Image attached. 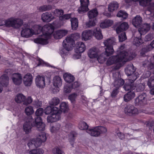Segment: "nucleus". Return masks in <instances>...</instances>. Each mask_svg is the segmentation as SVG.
Masks as SVG:
<instances>
[{"label": "nucleus", "instance_id": "obj_1", "mask_svg": "<svg viewBox=\"0 0 154 154\" xmlns=\"http://www.w3.org/2000/svg\"><path fill=\"white\" fill-rule=\"evenodd\" d=\"M38 29L37 31H34L32 29L29 28L27 24H24L22 28L21 35L23 37L28 38L33 34H38L41 32L42 33V35L34 40V42L37 44L46 45L48 43V39L50 38L51 34L54 31V27L51 24L45 25L42 27L38 25L35 26Z\"/></svg>", "mask_w": 154, "mask_h": 154}, {"label": "nucleus", "instance_id": "obj_2", "mask_svg": "<svg viewBox=\"0 0 154 154\" xmlns=\"http://www.w3.org/2000/svg\"><path fill=\"white\" fill-rule=\"evenodd\" d=\"M127 53L125 54L123 51L121 52L119 54L116 56H113L110 57L107 60V65H110L114 63H118V67H116V69H119L121 66L123 62H127L130 60L133 57L128 55Z\"/></svg>", "mask_w": 154, "mask_h": 154}, {"label": "nucleus", "instance_id": "obj_3", "mask_svg": "<svg viewBox=\"0 0 154 154\" xmlns=\"http://www.w3.org/2000/svg\"><path fill=\"white\" fill-rule=\"evenodd\" d=\"M80 37V34L78 33L72 34L70 36L67 37L63 41V48L60 50V53L64 54L67 51L71 50L73 42L79 39Z\"/></svg>", "mask_w": 154, "mask_h": 154}, {"label": "nucleus", "instance_id": "obj_4", "mask_svg": "<svg viewBox=\"0 0 154 154\" xmlns=\"http://www.w3.org/2000/svg\"><path fill=\"white\" fill-rule=\"evenodd\" d=\"M43 113V109L39 108L35 112L36 116L35 120L33 122V125L36 127L37 130L39 131H43L45 129V125L42 122V119L40 116Z\"/></svg>", "mask_w": 154, "mask_h": 154}, {"label": "nucleus", "instance_id": "obj_5", "mask_svg": "<svg viewBox=\"0 0 154 154\" xmlns=\"http://www.w3.org/2000/svg\"><path fill=\"white\" fill-rule=\"evenodd\" d=\"M136 68L132 63L128 65L125 69V72L128 76H130L128 80L131 83L133 82L139 77L138 72H136Z\"/></svg>", "mask_w": 154, "mask_h": 154}, {"label": "nucleus", "instance_id": "obj_6", "mask_svg": "<svg viewBox=\"0 0 154 154\" xmlns=\"http://www.w3.org/2000/svg\"><path fill=\"white\" fill-rule=\"evenodd\" d=\"M6 26L15 29L20 28L23 24V20L19 18L11 17L6 20Z\"/></svg>", "mask_w": 154, "mask_h": 154}, {"label": "nucleus", "instance_id": "obj_7", "mask_svg": "<svg viewBox=\"0 0 154 154\" xmlns=\"http://www.w3.org/2000/svg\"><path fill=\"white\" fill-rule=\"evenodd\" d=\"M116 39L114 38H111L105 40L103 43L106 47L105 48L107 56H110L113 54L114 51L112 46L116 44Z\"/></svg>", "mask_w": 154, "mask_h": 154}, {"label": "nucleus", "instance_id": "obj_8", "mask_svg": "<svg viewBox=\"0 0 154 154\" xmlns=\"http://www.w3.org/2000/svg\"><path fill=\"white\" fill-rule=\"evenodd\" d=\"M14 100L16 103H23V104L26 106L31 104L33 101L31 96L26 98L25 96L21 93L17 94L15 96Z\"/></svg>", "mask_w": 154, "mask_h": 154}, {"label": "nucleus", "instance_id": "obj_9", "mask_svg": "<svg viewBox=\"0 0 154 154\" xmlns=\"http://www.w3.org/2000/svg\"><path fill=\"white\" fill-rule=\"evenodd\" d=\"M135 106L143 108L147 104V95L146 93H143L139 95L134 100Z\"/></svg>", "mask_w": 154, "mask_h": 154}, {"label": "nucleus", "instance_id": "obj_10", "mask_svg": "<svg viewBox=\"0 0 154 154\" xmlns=\"http://www.w3.org/2000/svg\"><path fill=\"white\" fill-rule=\"evenodd\" d=\"M61 112L59 108L56 107H53V112L50 115L48 116L47 121L48 122H56L60 118Z\"/></svg>", "mask_w": 154, "mask_h": 154}, {"label": "nucleus", "instance_id": "obj_11", "mask_svg": "<svg viewBox=\"0 0 154 154\" xmlns=\"http://www.w3.org/2000/svg\"><path fill=\"white\" fill-rule=\"evenodd\" d=\"M124 110L126 114L131 116L138 115L140 111L138 110L137 108L131 104L127 105Z\"/></svg>", "mask_w": 154, "mask_h": 154}, {"label": "nucleus", "instance_id": "obj_12", "mask_svg": "<svg viewBox=\"0 0 154 154\" xmlns=\"http://www.w3.org/2000/svg\"><path fill=\"white\" fill-rule=\"evenodd\" d=\"M139 27L140 28L138 29V31L136 32V33L140 35L145 34L149 30L150 28L149 25L146 23L144 24Z\"/></svg>", "mask_w": 154, "mask_h": 154}, {"label": "nucleus", "instance_id": "obj_13", "mask_svg": "<svg viewBox=\"0 0 154 154\" xmlns=\"http://www.w3.org/2000/svg\"><path fill=\"white\" fill-rule=\"evenodd\" d=\"M36 86L39 88H42L45 86V78L44 76L38 75L35 79Z\"/></svg>", "mask_w": 154, "mask_h": 154}, {"label": "nucleus", "instance_id": "obj_14", "mask_svg": "<svg viewBox=\"0 0 154 154\" xmlns=\"http://www.w3.org/2000/svg\"><path fill=\"white\" fill-rule=\"evenodd\" d=\"M143 65L144 67H146L151 69L154 67V56L151 57H148L147 60H146L143 63Z\"/></svg>", "mask_w": 154, "mask_h": 154}, {"label": "nucleus", "instance_id": "obj_15", "mask_svg": "<svg viewBox=\"0 0 154 154\" xmlns=\"http://www.w3.org/2000/svg\"><path fill=\"white\" fill-rule=\"evenodd\" d=\"M11 78L13 82L16 85H19L22 83V77L20 73H15L13 74Z\"/></svg>", "mask_w": 154, "mask_h": 154}, {"label": "nucleus", "instance_id": "obj_16", "mask_svg": "<svg viewBox=\"0 0 154 154\" xmlns=\"http://www.w3.org/2000/svg\"><path fill=\"white\" fill-rule=\"evenodd\" d=\"M68 31L66 30H57L54 32L53 35L54 38L56 39L61 38L66 35L68 33Z\"/></svg>", "mask_w": 154, "mask_h": 154}, {"label": "nucleus", "instance_id": "obj_17", "mask_svg": "<svg viewBox=\"0 0 154 154\" xmlns=\"http://www.w3.org/2000/svg\"><path fill=\"white\" fill-rule=\"evenodd\" d=\"M86 49V47L84 43L78 42L76 43L75 52L78 54L84 52Z\"/></svg>", "mask_w": 154, "mask_h": 154}, {"label": "nucleus", "instance_id": "obj_18", "mask_svg": "<svg viewBox=\"0 0 154 154\" xmlns=\"http://www.w3.org/2000/svg\"><path fill=\"white\" fill-rule=\"evenodd\" d=\"M32 75L28 73L24 75L23 78V82L26 86H30L32 83Z\"/></svg>", "mask_w": 154, "mask_h": 154}, {"label": "nucleus", "instance_id": "obj_19", "mask_svg": "<svg viewBox=\"0 0 154 154\" xmlns=\"http://www.w3.org/2000/svg\"><path fill=\"white\" fill-rule=\"evenodd\" d=\"M98 49L95 48H91L88 52V56L91 59L97 58L98 56Z\"/></svg>", "mask_w": 154, "mask_h": 154}, {"label": "nucleus", "instance_id": "obj_20", "mask_svg": "<svg viewBox=\"0 0 154 154\" xmlns=\"http://www.w3.org/2000/svg\"><path fill=\"white\" fill-rule=\"evenodd\" d=\"M52 14L48 12L43 13L42 15V19L43 22H49L54 19Z\"/></svg>", "mask_w": 154, "mask_h": 154}, {"label": "nucleus", "instance_id": "obj_21", "mask_svg": "<svg viewBox=\"0 0 154 154\" xmlns=\"http://www.w3.org/2000/svg\"><path fill=\"white\" fill-rule=\"evenodd\" d=\"M33 123L32 124L30 121H26L25 122L23 125V129L26 134L29 133L31 131L32 126H35L33 125ZM36 128V127H35Z\"/></svg>", "mask_w": 154, "mask_h": 154}, {"label": "nucleus", "instance_id": "obj_22", "mask_svg": "<svg viewBox=\"0 0 154 154\" xmlns=\"http://www.w3.org/2000/svg\"><path fill=\"white\" fill-rule=\"evenodd\" d=\"M142 22V17L139 15H137L132 20L133 25L136 28L140 26Z\"/></svg>", "mask_w": 154, "mask_h": 154}, {"label": "nucleus", "instance_id": "obj_23", "mask_svg": "<svg viewBox=\"0 0 154 154\" xmlns=\"http://www.w3.org/2000/svg\"><path fill=\"white\" fill-rule=\"evenodd\" d=\"M86 132L92 136L98 137L100 136L97 127L92 128H89L86 130Z\"/></svg>", "mask_w": 154, "mask_h": 154}, {"label": "nucleus", "instance_id": "obj_24", "mask_svg": "<svg viewBox=\"0 0 154 154\" xmlns=\"http://www.w3.org/2000/svg\"><path fill=\"white\" fill-rule=\"evenodd\" d=\"M128 28L127 23L123 22L119 26L116 28V31L117 33H119L127 30Z\"/></svg>", "mask_w": 154, "mask_h": 154}, {"label": "nucleus", "instance_id": "obj_25", "mask_svg": "<svg viewBox=\"0 0 154 154\" xmlns=\"http://www.w3.org/2000/svg\"><path fill=\"white\" fill-rule=\"evenodd\" d=\"M53 83L54 86L56 87H60L62 85V80L59 76H54L53 79Z\"/></svg>", "mask_w": 154, "mask_h": 154}, {"label": "nucleus", "instance_id": "obj_26", "mask_svg": "<svg viewBox=\"0 0 154 154\" xmlns=\"http://www.w3.org/2000/svg\"><path fill=\"white\" fill-rule=\"evenodd\" d=\"M92 35V32L90 30H86L84 31L82 34V38L85 41L91 39Z\"/></svg>", "mask_w": 154, "mask_h": 154}, {"label": "nucleus", "instance_id": "obj_27", "mask_svg": "<svg viewBox=\"0 0 154 154\" xmlns=\"http://www.w3.org/2000/svg\"><path fill=\"white\" fill-rule=\"evenodd\" d=\"M119 7V4L117 2H113L108 5V10L110 12H112L116 10Z\"/></svg>", "mask_w": 154, "mask_h": 154}, {"label": "nucleus", "instance_id": "obj_28", "mask_svg": "<svg viewBox=\"0 0 154 154\" xmlns=\"http://www.w3.org/2000/svg\"><path fill=\"white\" fill-rule=\"evenodd\" d=\"M135 96V94L133 91H130L124 96V100L127 102L133 99Z\"/></svg>", "mask_w": 154, "mask_h": 154}, {"label": "nucleus", "instance_id": "obj_29", "mask_svg": "<svg viewBox=\"0 0 154 154\" xmlns=\"http://www.w3.org/2000/svg\"><path fill=\"white\" fill-rule=\"evenodd\" d=\"M93 32L94 35L97 39L100 40L103 38V36L100 28L97 27L94 29Z\"/></svg>", "mask_w": 154, "mask_h": 154}, {"label": "nucleus", "instance_id": "obj_30", "mask_svg": "<svg viewBox=\"0 0 154 154\" xmlns=\"http://www.w3.org/2000/svg\"><path fill=\"white\" fill-rule=\"evenodd\" d=\"M113 23L112 20L109 19L106 20L103 22L101 23L100 26L102 28H104L111 26Z\"/></svg>", "mask_w": 154, "mask_h": 154}, {"label": "nucleus", "instance_id": "obj_31", "mask_svg": "<svg viewBox=\"0 0 154 154\" xmlns=\"http://www.w3.org/2000/svg\"><path fill=\"white\" fill-rule=\"evenodd\" d=\"M0 80L3 85L6 86L8 84L9 79L7 75L4 74L2 75L0 77Z\"/></svg>", "mask_w": 154, "mask_h": 154}, {"label": "nucleus", "instance_id": "obj_32", "mask_svg": "<svg viewBox=\"0 0 154 154\" xmlns=\"http://www.w3.org/2000/svg\"><path fill=\"white\" fill-rule=\"evenodd\" d=\"M63 76L65 81L68 83H70L72 82L75 79L73 76L71 74L68 73L64 74Z\"/></svg>", "mask_w": 154, "mask_h": 154}, {"label": "nucleus", "instance_id": "obj_33", "mask_svg": "<svg viewBox=\"0 0 154 154\" xmlns=\"http://www.w3.org/2000/svg\"><path fill=\"white\" fill-rule=\"evenodd\" d=\"M88 16L90 19L96 17L98 14V12L96 9H94L89 11L88 13Z\"/></svg>", "mask_w": 154, "mask_h": 154}, {"label": "nucleus", "instance_id": "obj_34", "mask_svg": "<svg viewBox=\"0 0 154 154\" xmlns=\"http://www.w3.org/2000/svg\"><path fill=\"white\" fill-rule=\"evenodd\" d=\"M71 26L73 29H75L78 26V22L77 18L74 17L70 20Z\"/></svg>", "mask_w": 154, "mask_h": 154}, {"label": "nucleus", "instance_id": "obj_35", "mask_svg": "<svg viewBox=\"0 0 154 154\" xmlns=\"http://www.w3.org/2000/svg\"><path fill=\"white\" fill-rule=\"evenodd\" d=\"M107 56L106 53L105 51L104 53H102L97 58L98 62L100 63H103L106 60V57L109 56Z\"/></svg>", "mask_w": 154, "mask_h": 154}, {"label": "nucleus", "instance_id": "obj_36", "mask_svg": "<svg viewBox=\"0 0 154 154\" xmlns=\"http://www.w3.org/2000/svg\"><path fill=\"white\" fill-rule=\"evenodd\" d=\"M124 83V81L123 79L119 78L114 81V85L116 88H118L119 87L122 85Z\"/></svg>", "mask_w": 154, "mask_h": 154}, {"label": "nucleus", "instance_id": "obj_37", "mask_svg": "<svg viewBox=\"0 0 154 154\" xmlns=\"http://www.w3.org/2000/svg\"><path fill=\"white\" fill-rule=\"evenodd\" d=\"M60 109H61L60 110L61 112L62 111L65 112L68 111L69 107L68 104L65 102H62L60 105Z\"/></svg>", "mask_w": 154, "mask_h": 154}, {"label": "nucleus", "instance_id": "obj_38", "mask_svg": "<svg viewBox=\"0 0 154 154\" xmlns=\"http://www.w3.org/2000/svg\"><path fill=\"white\" fill-rule=\"evenodd\" d=\"M153 48L151 44L149 45L146 46L143 48L141 50L140 54L142 55H143L145 53H146L151 50Z\"/></svg>", "mask_w": 154, "mask_h": 154}, {"label": "nucleus", "instance_id": "obj_39", "mask_svg": "<svg viewBox=\"0 0 154 154\" xmlns=\"http://www.w3.org/2000/svg\"><path fill=\"white\" fill-rule=\"evenodd\" d=\"M60 102V99L57 97L53 98L49 102V104L51 106H57Z\"/></svg>", "mask_w": 154, "mask_h": 154}, {"label": "nucleus", "instance_id": "obj_40", "mask_svg": "<svg viewBox=\"0 0 154 154\" xmlns=\"http://www.w3.org/2000/svg\"><path fill=\"white\" fill-rule=\"evenodd\" d=\"M36 137L38 138V139L40 140L42 142H45L47 139L46 134L43 132L40 133Z\"/></svg>", "mask_w": 154, "mask_h": 154}, {"label": "nucleus", "instance_id": "obj_41", "mask_svg": "<svg viewBox=\"0 0 154 154\" xmlns=\"http://www.w3.org/2000/svg\"><path fill=\"white\" fill-rule=\"evenodd\" d=\"M89 10L88 6L85 5H81V6L78 9V12L79 13L82 14L86 12Z\"/></svg>", "mask_w": 154, "mask_h": 154}, {"label": "nucleus", "instance_id": "obj_42", "mask_svg": "<svg viewBox=\"0 0 154 154\" xmlns=\"http://www.w3.org/2000/svg\"><path fill=\"white\" fill-rule=\"evenodd\" d=\"M29 153V154H43L44 153V150L41 148L33 149L30 150Z\"/></svg>", "mask_w": 154, "mask_h": 154}, {"label": "nucleus", "instance_id": "obj_43", "mask_svg": "<svg viewBox=\"0 0 154 154\" xmlns=\"http://www.w3.org/2000/svg\"><path fill=\"white\" fill-rule=\"evenodd\" d=\"M96 19H90L89 21L86 23V27L87 28H90L95 26L96 25Z\"/></svg>", "mask_w": 154, "mask_h": 154}, {"label": "nucleus", "instance_id": "obj_44", "mask_svg": "<svg viewBox=\"0 0 154 154\" xmlns=\"http://www.w3.org/2000/svg\"><path fill=\"white\" fill-rule=\"evenodd\" d=\"M133 43L137 46H139L141 43V35H139L137 37H135L134 39Z\"/></svg>", "mask_w": 154, "mask_h": 154}, {"label": "nucleus", "instance_id": "obj_45", "mask_svg": "<svg viewBox=\"0 0 154 154\" xmlns=\"http://www.w3.org/2000/svg\"><path fill=\"white\" fill-rule=\"evenodd\" d=\"M117 16L118 17H122L125 19L128 17V14L125 11L120 10L117 13Z\"/></svg>", "mask_w": 154, "mask_h": 154}, {"label": "nucleus", "instance_id": "obj_46", "mask_svg": "<svg viewBox=\"0 0 154 154\" xmlns=\"http://www.w3.org/2000/svg\"><path fill=\"white\" fill-rule=\"evenodd\" d=\"M125 45L124 44L122 45H121V46L119 47V49L120 50L118 51V52L119 53V54H120V53H121V52H122L123 51L125 53V54L126 53H127V55H129H129L131 57V56L133 57H132V58L130 60L132 59L135 56V55L134 54H131V53H130V52H129V53L127 52V51H122V50L123 49L125 48ZM126 55H127V54Z\"/></svg>", "mask_w": 154, "mask_h": 154}, {"label": "nucleus", "instance_id": "obj_47", "mask_svg": "<svg viewBox=\"0 0 154 154\" xmlns=\"http://www.w3.org/2000/svg\"><path fill=\"white\" fill-rule=\"evenodd\" d=\"M25 112L27 116L32 115L34 113V110L32 106H29L27 107L25 109Z\"/></svg>", "mask_w": 154, "mask_h": 154}, {"label": "nucleus", "instance_id": "obj_48", "mask_svg": "<svg viewBox=\"0 0 154 154\" xmlns=\"http://www.w3.org/2000/svg\"><path fill=\"white\" fill-rule=\"evenodd\" d=\"M98 131L100 133V134H106L107 132V129L106 127L102 126H97Z\"/></svg>", "mask_w": 154, "mask_h": 154}, {"label": "nucleus", "instance_id": "obj_49", "mask_svg": "<svg viewBox=\"0 0 154 154\" xmlns=\"http://www.w3.org/2000/svg\"><path fill=\"white\" fill-rule=\"evenodd\" d=\"M79 127L80 129L82 130H87L88 127V126L87 123L84 122H81L79 123Z\"/></svg>", "mask_w": 154, "mask_h": 154}, {"label": "nucleus", "instance_id": "obj_50", "mask_svg": "<svg viewBox=\"0 0 154 154\" xmlns=\"http://www.w3.org/2000/svg\"><path fill=\"white\" fill-rule=\"evenodd\" d=\"M52 152L53 154H65L61 150L57 147H55L52 149Z\"/></svg>", "mask_w": 154, "mask_h": 154}, {"label": "nucleus", "instance_id": "obj_51", "mask_svg": "<svg viewBox=\"0 0 154 154\" xmlns=\"http://www.w3.org/2000/svg\"><path fill=\"white\" fill-rule=\"evenodd\" d=\"M69 141L72 146V147H73L74 144L75 140V136L73 133H71L69 135Z\"/></svg>", "mask_w": 154, "mask_h": 154}, {"label": "nucleus", "instance_id": "obj_52", "mask_svg": "<svg viewBox=\"0 0 154 154\" xmlns=\"http://www.w3.org/2000/svg\"><path fill=\"white\" fill-rule=\"evenodd\" d=\"M147 85L150 88L154 86V76H152L149 79L147 82Z\"/></svg>", "mask_w": 154, "mask_h": 154}, {"label": "nucleus", "instance_id": "obj_53", "mask_svg": "<svg viewBox=\"0 0 154 154\" xmlns=\"http://www.w3.org/2000/svg\"><path fill=\"white\" fill-rule=\"evenodd\" d=\"M71 14H66L63 15H62L59 17V19L60 20L63 21H65L66 20H68L71 18Z\"/></svg>", "mask_w": 154, "mask_h": 154}, {"label": "nucleus", "instance_id": "obj_54", "mask_svg": "<svg viewBox=\"0 0 154 154\" xmlns=\"http://www.w3.org/2000/svg\"><path fill=\"white\" fill-rule=\"evenodd\" d=\"M64 11L62 10L56 9L54 11V15L57 17H60L63 15Z\"/></svg>", "mask_w": 154, "mask_h": 154}, {"label": "nucleus", "instance_id": "obj_55", "mask_svg": "<svg viewBox=\"0 0 154 154\" xmlns=\"http://www.w3.org/2000/svg\"><path fill=\"white\" fill-rule=\"evenodd\" d=\"M119 39L120 42H122L126 39V36L125 32H122L119 35Z\"/></svg>", "mask_w": 154, "mask_h": 154}, {"label": "nucleus", "instance_id": "obj_56", "mask_svg": "<svg viewBox=\"0 0 154 154\" xmlns=\"http://www.w3.org/2000/svg\"><path fill=\"white\" fill-rule=\"evenodd\" d=\"M151 1V0H141L140 1V4L143 6H146L149 4V5L151 4L149 3ZM149 11V10H148Z\"/></svg>", "mask_w": 154, "mask_h": 154}, {"label": "nucleus", "instance_id": "obj_57", "mask_svg": "<svg viewBox=\"0 0 154 154\" xmlns=\"http://www.w3.org/2000/svg\"><path fill=\"white\" fill-rule=\"evenodd\" d=\"M33 141H34V143L35 146V147H38L40 146L42 142L40 140L38 139L37 137L36 138L32 139Z\"/></svg>", "mask_w": 154, "mask_h": 154}, {"label": "nucleus", "instance_id": "obj_58", "mask_svg": "<svg viewBox=\"0 0 154 154\" xmlns=\"http://www.w3.org/2000/svg\"><path fill=\"white\" fill-rule=\"evenodd\" d=\"M60 125L59 124H57L54 126H53L51 129V132L54 133L57 132L60 129Z\"/></svg>", "mask_w": 154, "mask_h": 154}, {"label": "nucleus", "instance_id": "obj_59", "mask_svg": "<svg viewBox=\"0 0 154 154\" xmlns=\"http://www.w3.org/2000/svg\"><path fill=\"white\" fill-rule=\"evenodd\" d=\"M33 105L36 107L38 108L42 106V101L37 100L34 101Z\"/></svg>", "mask_w": 154, "mask_h": 154}, {"label": "nucleus", "instance_id": "obj_60", "mask_svg": "<svg viewBox=\"0 0 154 154\" xmlns=\"http://www.w3.org/2000/svg\"><path fill=\"white\" fill-rule=\"evenodd\" d=\"M144 89V86L141 83H140L136 87V90L137 92L142 91Z\"/></svg>", "mask_w": 154, "mask_h": 154}, {"label": "nucleus", "instance_id": "obj_61", "mask_svg": "<svg viewBox=\"0 0 154 154\" xmlns=\"http://www.w3.org/2000/svg\"><path fill=\"white\" fill-rule=\"evenodd\" d=\"M53 109L51 106H48L45 109V113L46 114H48L51 113H52Z\"/></svg>", "mask_w": 154, "mask_h": 154}, {"label": "nucleus", "instance_id": "obj_62", "mask_svg": "<svg viewBox=\"0 0 154 154\" xmlns=\"http://www.w3.org/2000/svg\"><path fill=\"white\" fill-rule=\"evenodd\" d=\"M154 38L153 35L152 33H149L146 35L145 37V40L148 41L151 40Z\"/></svg>", "mask_w": 154, "mask_h": 154}, {"label": "nucleus", "instance_id": "obj_63", "mask_svg": "<svg viewBox=\"0 0 154 154\" xmlns=\"http://www.w3.org/2000/svg\"><path fill=\"white\" fill-rule=\"evenodd\" d=\"M72 87L66 85L64 87V91L66 93H69L71 91Z\"/></svg>", "mask_w": 154, "mask_h": 154}, {"label": "nucleus", "instance_id": "obj_64", "mask_svg": "<svg viewBox=\"0 0 154 154\" xmlns=\"http://www.w3.org/2000/svg\"><path fill=\"white\" fill-rule=\"evenodd\" d=\"M34 142L33 141V140L32 139L28 143V146L30 149L33 148L35 147V146Z\"/></svg>", "mask_w": 154, "mask_h": 154}]
</instances>
